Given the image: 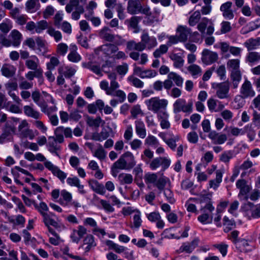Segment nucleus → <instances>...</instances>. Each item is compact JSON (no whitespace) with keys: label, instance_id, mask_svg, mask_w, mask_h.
<instances>
[{"label":"nucleus","instance_id":"1","mask_svg":"<svg viewBox=\"0 0 260 260\" xmlns=\"http://www.w3.org/2000/svg\"><path fill=\"white\" fill-rule=\"evenodd\" d=\"M108 78L110 80V86L106 80H103L100 82V88L105 91L107 95L116 96L119 98V102L122 103L126 99V94L121 90L118 89L119 84L116 81L117 74L114 72H106Z\"/></svg>","mask_w":260,"mask_h":260},{"label":"nucleus","instance_id":"2","mask_svg":"<svg viewBox=\"0 0 260 260\" xmlns=\"http://www.w3.org/2000/svg\"><path fill=\"white\" fill-rule=\"evenodd\" d=\"M10 39H7L4 36L1 35V40L2 45L6 47L13 46L15 47H18L22 40V35L17 30L13 29L9 35Z\"/></svg>","mask_w":260,"mask_h":260},{"label":"nucleus","instance_id":"3","mask_svg":"<svg viewBox=\"0 0 260 260\" xmlns=\"http://www.w3.org/2000/svg\"><path fill=\"white\" fill-rule=\"evenodd\" d=\"M100 38L106 41L115 42L117 45L121 44L123 40L119 35H115L112 33V30L108 26H104L99 32Z\"/></svg>","mask_w":260,"mask_h":260},{"label":"nucleus","instance_id":"4","mask_svg":"<svg viewBox=\"0 0 260 260\" xmlns=\"http://www.w3.org/2000/svg\"><path fill=\"white\" fill-rule=\"evenodd\" d=\"M230 85L229 81H226L219 83H214L212 87L216 90V96L220 99H227L229 96Z\"/></svg>","mask_w":260,"mask_h":260},{"label":"nucleus","instance_id":"5","mask_svg":"<svg viewBox=\"0 0 260 260\" xmlns=\"http://www.w3.org/2000/svg\"><path fill=\"white\" fill-rule=\"evenodd\" d=\"M192 106L191 101L186 103L184 99H178L173 104V111L176 114L181 111L189 114L192 111Z\"/></svg>","mask_w":260,"mask_h":260},{"label":"nucleus","instance_id":"6","mask_svg":"<svg viewBox=\"0 0 260 260\" xmlns=\"http://www.w3.org/2000/svg\"><path fill=\"white\" fill-rule=\"evenodd\" d=\"M167 181H170L169 179L165 176L158 179L156 174L147 173V183L153 184L160 191L164 189Z\"/></svg>","mask_w":260,"mask_h":260},{"label":"nucleus","instance_id":"7","mask_svg":"<svg viewBox=\"0 0 260 260\" xmlns=\"http://www.w3.org/2000/svg\"><path fill=\"white\" fill-rule=\"evenodd\" d=\"M18 135L22 138H29L32 140L35 137L34 131L28 127V123L26 120H23L18 127Z\"/></svg>","mask_w":260,"mask_h":260},{"label":"nucleus","instance_id":"8","mask_svg":"<svg viewBox=\"0 0 260 260\" xmlns=\"http://www.w3.org/2000/svg\"><path fill=\"white\" fill-rule=\"evenodd\" d=\"M59 202L61 205L63 206L72 205L76 208L80 207V204L77 201H72V194L66 190H61Z\"/></svg>","mask_w":260,"mask_h":260},{"label":"nucleus","instance_id":"9","mask_svg":"<svg viewBox=\"0 0 260 260\" xmlns=\"http://www.w3.org/2000/svg\"><path fill=\"white\" fill-rule=\"evenodd\" d=\"M240 96L243 99L251 98L255 95L251 82L247 79L242 84L240 90Z\"/></svg>","mask_w":260,"mask_h":260},{"label":"nucleus","instance_id":"10","mask_svg":"<svg viewBox=\"0 0 260 260\" xmlns=\"http://www.w3.org/2000/svg\"><path fill=\"white\" fill-rule=\"evenodd\" d=\"M63 142H59L57 136H50L48 138V142L47 143V147L49 151L52 153H54L57 156H59L58 151L61 149L59 144Z\"/></svg>","mask_w":260,"mask_h":260},{"label":"nucleus","instance_id":"11","mask_svg":"<svg viewBox=\"0 0 260 260\" xmlns=\"http://www.w3.org/2000/svg\"><path fill=\"white\" fill-rule=\"evenodd\" d=\"M167 103V101L166 100H159L157 98H151L149 100L148 109L158 113L160 109L166 107Z\"/></svg>","mask_w":260,"mask_h":260},{"label":"nucleus","instance_id":"12","mask_svg":"<svg viewBox=\"0 0 260 260\" xmlns=\"http://www.w3.org/2000/svg\"><path fill=\"white\" fill-rule=\"evenodd\" d=\"M201 59L204 63L210 64L217 61L218 59V54L216 52L205 49L202 53Z\"/></svg>","mask_w":260,"mask_h":260},{"label":"nucleus","instance_id":"13","mask_svg":"<svg viewBox=\"0 0 260 260\" xmlns=\"http://www.w3.org/2000/svg\"><path fill=\"white\" fill-rule=\"evenodd\" d=\"M45 167L51 171L53 174L57 177L61 182H64L67 174L60 170L57 167L53 165L50 161H46L44 163Z\"/></svg>","mask_w":260,"mask_h":260},{"label":"nucleus","instance_id":"14","mask_svg":"<svg viewBox=\"0 0 260 260\" xmlns=\"http://www.w3.org/2000/svg\"><path fill=\"white\" fill-rule=\"evenodd\" d=\"M127 10L131 14H137L142 11L143 13H145V10H142V6L139 0H129Z\"/></svg>","mask_w":260,"mask_h":260},{"label":"nucleus","instance_id":"15","mask_svg":"<svg viewBox=\"0 0 260 260\" xmlns=\"http://www.w3.org/2000/svg\"><path fill=\"white\" fill-rule=\"evenodd\" d=\"M73 132L70 127H64L63 126H59L57 127L55 131V136L58 138L59 142H64L63 135L66 138H72Z\"/></svg>","mask_w":260,"mask_h":260},{"label":"nucleus","instance_id":"16","mask_svg":"<svg viewBox=\"0 0 260 260\" xmlns=\"http://www.w3.org/2000/svg\"><path fill=\"white\" fill-rule=\"evenodd\" d=\"M87 233V229L83 225H79L77 229H73L70 238L73 242L78 243Z\"/></svg>","mask_w":260,"mask_h":260},{"label":"nucleus","instance_id":"17","mask_svg":"<svg viewBox=\"0 0 260 260\" xmlns=\"http://www.w3.org/2000/svg\"><path fill=\"white\" fill-rule=\"evenodd\" d=\"M208 137L213 141L214 144L221 145L227 140V136L225 134H219L215 131H211Z\"/></svg>","mask_w":260,"mask_h":260},{"label":"nucleus","instance_id":"18","mask_svg":"<svg viewBox=\"0 0 260 260\" xmlns=\"http://www.w3.org/2000/svg\"><path fill=\"white\" fill-rule=\"evenodd\" d=\"M25 66L30 70L32 71H43L40 66V61L36 55H31L25 62Z\"/></svg>","mask_w":260,"mask_h":260},{"label":"nucleus","instance_id":"19","mask_svg":"<svg viewBox=\"0 0 260 260\" xmlns=\"http://www.w3.org/2000/svg\"><path fill=\"white\" fill-rule=\"evenodd\" d=\"M15 132V127L7 123L3 134L0 136V143L3 144L6 141H10L11 134Z\"/></svg>","mask_w":260,"mask_h":260},{"label":"nucleus","instance_id":"20","mask_svg":"<svg viewBox=\"0 0 260 260\" xmlns=\"http://www.w3.org/2000/svg\"><path fill=\"white\" fill-rule=\"evenodd\" d=\"M157 116L162 129H168L170 127L171 124L168 120L169 115L166 111H159Z\"/></svg>","mask_w":260,"mask_h":260},{"label":"nucleus","instance_id":"21","mask_svg":"<svg viewBox=\"0 0 260 260\" xmlns=\"http://www.w3.org/2000/svg\"><path fill=\"white\" fill-rule=\"evenodd\" d=\"M232 6V2H227L220 6V10L223 13V16L226 19H232L234 17V14L231 10Z\"/></svg>","mask_w":260,"mask_h":260},{"label":"nucleus","instance_id":"22","mask_svg":"<svg viewBox=\"0 0 260 260\" xmlns=\"http://www.w3.org/2000/svg\"><path fill=\"white\" fill-rule=\"evenodd\" d=\"M43 217V222L46 226L52 225L55 228L59 227L58 222L55 220L56 215L54 213L49 212L48 214H44Z\"/></svg>","mask_w":260,"mask_h":260},{"label":"nucleus","instance_id":"23","mask_svg":"<svg viewBox=\"0 0 260 260\" xmlns=\"http://www.w3.org/2000/svg\"><path fill=\"white\" fill-rule=\"evenodd\" d=\"M158 212H153L147 215V219L151 222H156V227L162 229L165 226V223L161 219Z\"/></svg>","mask_w":260,"mask_h":260},{"label":"nucleus","instance_id":"24","mask_svg":"<svg viewBox=\"0 0 260 260\" xmlns=\"http://www.w3.org/2000/svg\"><path fill=\"white\" fill-rule=\"evenodd\" d=\"M77 47L75 44L70 46V53L68 55V59L73 62H78L81 59V56L77 53Z\"/></svg>","mask_w":260,"mask_h":260},{"label":"nucleus","instance_id":"25","mask_svg":"<svg viewBox=\"0 0 260 260\" xmlns=\"http://www.w3.org/2000/svg\"><path fill=\"white\" fill-rule=\"evenodd\" d=\"M191 29L186 26H179L177 29L178 36L180 42H184L187 41L189 34H190Z\"/></svg>","mask_w":260,"mask_h":260},{"label":"nucleus","instance_id":"26","mask_svg":"<svg viewBox=\"0 0 260 260\" xmlns=\"http://www.w3.org/2000/svg\"><path fill=\"white\" fill-rule=\"evenodd\" d=\"M96 246V243L94 240V237L91 235H88L83 240V243L82 245V248L85 252L89 251L92 247Z\"/></svg>","mask_w":260,"mask_h":260},{"label":"nucleus","instance_id":"27","mask_svg":"<svg viewBox=\"0 0 260 260\" xmlns=\"http://www.w3.org/2000/svg\"><path fill=\"white\" fill-rule=\"evenodd\" d=\"M230 79L233 88H237L242 79V74L240 71H232L230 75Z\"/></svg>","mask_w":260,"mask_h":260},{"label":"nucleus","instance_id":"28","mask_svg":"<svg viewBox=\"0 0 260 260\" xmlns=\"http://www.w3.org/2000/svg\"><path fill=\"white\" fill-rule=\"evenodd\" d=\"M109 136V132L105 128H103L100 133H93L91 139L94 141L102 142L107 139Z\"/></svg>","mask_w":260,"mask_h":260},{"label":"nucleus","instance_id":"29","mask_svg":"<svg viewBox=\"0 0 260 260\" xmlns=\"http://www.w3.org/2000/svg\"><path fill=\"white\" fill-rule=\"evenodd\" d=\"M126 161L121 156L115 161L113 166L114 167L120 170H130L134 167V164L133 162L128 163V165L126 166Z\"/></svg>","mask_w":260,"mask_h":260},{"label":"nucleus","instance_id":"30","mask_svg":"<svg viewBox=\"0 0 260 260\" xmlns=\"http://www.w3.org/2000/svg\"><path fill=\"white\" fill-rule=\"evenodd\" d=\"M24 114L30 117L38 119L41 118V114L39 112L35 110L31 106H25L23 108Z\"/></svg>","mask_w":260,"mask_h":260},{"label":"nucleus","instance_id":"31","mask_svg":"<svg viewBox=\"0 0 260 260\" xmlns=\"http://www.w3.org/2000/svg\"><path fill=\"white\" fill-rule=\"evenodd\" d=\"M100 49L104 54L109 55L117 52L118 48L116 45L110 43L101 46Z\"/></svg>","mask_w":260,"mask_h":260},{"label":"nucleus","instance_id":"32","mask_svg":"<svg viewBox=\"0 0 260 260\" xmlns=\"http://www.w3.org/2000/svg\"><path fill=\"white\" fill-rule=\"evenodd\" d=\"M246 61L251 66L257 63L260 61V53L249 52L246 57Z\"/></svg>","mask_w":260,"mask_h":260},{"label":"nucleus","instance_id":"33","mask_svg":"<svg viewBox=\"0 0 260 260\" xmlns=\"http://www.w3.org/2000/svg\"><path fill=\"white\" fill-rule=\"evenodd\" d=\"M236 248L240 251L245 253L250 252L252 250L248 241L245 239H241L236 245Z\"/></svg>","mask_w":260,"mask_h":260},{"label":"nucleus","instance_id":"34","mask_svg":"<svg viewBox=\"0 0 260 260\" xmlns=\"http://www.w3.org/2000/svg\"><path fill=\"white\" fill-rule=\"evenodd\" d=\"M260 45V38L257 39H249L244 43V46L247 48L248 51L254 50Z\"/></svg>","mask_w":260,"mask_h":260},{"label":"nucleus","instance_id":"35","mask_svg":"<svg viewBox=\"0 0 260 260\" xmlns=\"http://www.w3.org/2000/svg\"><path fill=\"white\" fill-rule=\"evenodd\" d=\"M76 70L69 66L65 67H60L58 69V73L59 74H62L67 78H70L74 75Z\"/></svg>","mask_w":260,"mask_h":260},{"label":"nucleus","instance_id":"36","mask_svg":"<svg viewBox=\"0 0 260 260\" xmlns=\"http://www.w3.org/2000/svg\"><path fill=\"white\" fill-rule=\"evenodd\" d=\"M16 69L13 66L9 64H4L2 69V75L7 78H10L14 76Z\"/></svg>","mask_w":260,"mask_h":260},{"label":"nucleus","instance_id":"37","mask_svg":"<svg viewBox=\"0 0 260 260\" xmlns=\"http://www.w3.org/2000/svg\"><path fill=\"white\" fill-rule=\"evenodd\" d=\"M43 71H29L25 75V78L29 81H32L35 78L43 80Z\"/></svg>","mask_w":260,"mask_h":260},{"label":"nucleus","instance_id":"38","mask_svg":"<svg viewBox=\"0 0 260 260\" xmlns=\"http://www.w3.org/2000/svg\"><path fill=\"white\" fill-rule=\"evenodd\" d=\"M86 122L87 124L90 127H99L101 123L103 124H105V121L100 116L95 118L88 116Z\"/></svg>","mask_w":260,"mask_h":260},{"label":"nucleus","instance_id":"39","mask_svg":"<svg viewBox=\"0 0 260 260\" xmlns=\"http://www.w3.org/2000/svg\"><path fill=\"white\" fill-rule=\"evenodd\" d=\"M36 42L38 47V50L42 55L45 54L48 51L47 43L45 40L40 37H37Z\"/></svg>","mask_w":260,"mask_h":260},{"label":"nucleus","instance_id":"40","mask_svg":"<svg viewBox=\"0 0 260 260\" xmlns=\"http://www.w3.org/2000/svg\"><path fill=\"white\" fill-rule=\"evenodd\" d=\"M136 129L137 135L142 138H144L146 136L145 126L144 123L140 121H136Z\"/></svg>","mask_w":260,"mask_h":260},{"label":"nucleus","instance_id":"41","mask_svg":"<svg viewBox=\"0 0 260 260\" xmlns=\"http://www.w3.org/2000/svg\"><path fill=\"white\" fill-rule=\"evenodd\" d=\"M170 57L174 61V66L175 68H181L183 66L184 59L178 54H173L170 55Z\"/></svg>","mask_w":260,"mask_h":260},{"label":"nucleus","instance_id":"42","mask_svg":"<svg viewBox=\"0 0 260 260\" xmlns=\"http://www.w3.org/2000/svg\"><path fill=\"white\" fill-rule=\"evenodd\" d=\"M47 32L54 38L56 42H59L62 39V34L60 31L55 30L52 26H49Z\"/></svg>","mask_w":260,"mask_h":260},{"label":"nucleus","instance_id":"43","mask_svg":"<svg viewBox=\"0 0 260 260\" xmlns=\"http://www.w3.org/2000/svg\"><path fill=\"white\" fill-rule=\"evenodd\" d=\"M223 224L224 226H225L223 229V231L225 233L229 232L236 226V223L234 220L229 219L226 216H224L223 218Z\"/></svg>","mask_w":260,"mask_h":260},{"label":"nucleus","instance_id":"44","mask_svg":"<svg viewBox=\"0 0 260 260\" xmlns=\"http://www.w3.org/2000/svg\"><path fill=\"white\" fill-rule=\"evenodd\" d=\"M168 78L170 79H172L177 86L179 87L182 86L183 79L177 74L174 72H171L168 74Z\"/></svg>","mask_w":260,"mask_h":260},{"label":"nucleus","instance_id":"45","mask_svg":"<svg viewBox=\"0 0 260 260\" xmlns=\"http://www.w3.org/2000/svg\"><path fill=\"white\" fill-rule=\"evenodd\" d=\"M118 178L121 184H131L133 180L132 175L129 174L121 173Z\"/></svg>","mask_w":260,"mask_h":260},{"label":"nucleus","instance_id":"46","mask_svg":"<svg viewBox=\"0 0 260 260\" xmlns=\"http://www.w3.org/2000/svg\"><path fill=\"white\" fill-rule=\"evenodd\" d=\"M78 7H83L79 5V0H70L69 3L66 6V11L67 13H70L74 8L76 9Z\"/></svg>","mask_w":260,"mask_h":260},{"label":"nucleus","instance_id":"47","mask_svg":"<svg viewBox=\"0 0 260 260\" xmlns=\"http://www.w3.org/2000/svg\"><path fill=\"white\" fill-rule=\"evenodd\" d=\"M78 7H83L79 5V0H70L69 3L66 6V11L67 13H70L74 8L76 9Z\"/></svg>","mask_w":260,"mask_h":260},{"label":"nucleus","instance_id":"48","mask_svg":"<svg viewBox=\"0 0 260 260\" xmlns=\"http://www.w3.org/2000/svg\"><path fill=\"white\" fill-rule=\"evenodd\" d=\"M201 14L199 11H195L189 17V24L190 26H194L199 21Z\"/></svg>","mask_w":260,"mask_h":260},{"label":"nucleus","instance_id":"49","mask_svg":"<svg viewBox=\"0 0 260 260\" xmlns=\"http://www.w3.org/2000/svg\"><path fill=\"white\" fill-rule=\"evenodd\" d=\"M41 111L44 113L49 116L52 113L57 110V108L55 106H53L48 107L46 103L45 102L42 105H40Z\"/></svg>","mask_w":260,"mask_h":260},{"label":"nucleus","instance_id":"50","mask_svg":"<svg viewBox=\"0 0 260 260\" xmlns=\"http://www.w3.org/2000/svg\"><path fill=\"white\" fill-rule=\"evenodd\" d=\"M107 152L104 149L101 145L94 151L93 155L99 159L100 160L105 159L106 157Z\"/></svg>","mask_w":260,"mask_h":260},{"label":"nucleus","instance_id":"51","mask_svg":"<svg viewBox=\"0 0 260 260\" xmlns=\"http://www.w3.org/2000/svg\"><path fill=\"white\" fill-rule=\"evenodd\" d=\"M49 27L48 23L46 20H41L36 24V32L41 34L42 31Z\"/></svg>","mask_w":260,"mask_h":260},{"label":"nucleus","instance_id":"52","mask_svg":"<svg viewBox=\"0 0 260 260\" xmlns=\"http://www.w3.org/2000/svg\"><path fill=\"white\" fill-rule=\"evenodd\" d=\"M134 213L133 226H132V228L134 226L135 228H139L141 226L142 223L140 213L138 211H136V212H134Z\"/></svg>","mask_w":260,"mask_h":260},{"label":"nucleus","instance_id":"53","mask_svg":"<svg viewBox=\"0 0 260 260\" xmlns=\"http://www.w3.org/2000/svg\"><path fill=\"white\" fill-rule=\"evenodd\" d=\"M239 232L237 230L232 231L228 235V239L231 240L233 243L236 245L242 238H239Z\"/></svg>","mask_w":260,"mask_h":260},{"label":"nucleus","instance_id":"54","mask_svg":"<svg viewBox=\"0 0 260 260\" xmlns=\"http://www.w3.org/2000/svg\"><path fill=\"white\" fill-rule=\"evenodd\" d=\"M198 220L203 224L210 223L212 221V216H210L207 213H203L198 217Z\"/></svg>","mask_w":260,"mask_h":260},{"label":"nucleus","instance_id":"55","mask_svg":"<svg viewBox=\"0 0 260 260\" xmlns=\"http://www.w3.org/2000/svg\"><path fill=\"white\" fill-rule=\"evenodd\" d=\"M34 85L33 82L29 80H26L22 79L20 82L19 86V88L23 90H27L32 88Z\"/></svg>","mask_w":260,"mask_h":260},{"label":"nucleus","instance_id":"56","mask_svg":"<svg viewBox=\"0 0 260 260\" xmlns=\"http://www.w3.org/2000/svg\"><path fill=\"white\" fill-rule=\"evenodd\" d=\"M252 123L258 128H260V113H258L256 110L253 111Z\"/></svg>","mask_w":260,"mask_h":260},{"label":"nucleus","instance_id":"57","mask_svg":"<svg viewBox=\"0 0 260 260\" xmlns=\"http://www.w3.org/2000/svg\"><path fill=\"white\" fill-rule=\"evenodd\" d=\"M168 50V47L166 45H161L159 48L156 49L153 52V55L155 58H158L162 54L166 53Z\"/></svg>","mask_w":260,"mask_h":260},{"label":"nucleus","instance_id":"58","mask_svg":"<svg viewBox=\"0 0 260 260\" xmlns=\"http://www.w3.org/2000/svg\"><path fill=\"white\" fill-rule=\"evenodd\" d=\"M31 97L34 102L40 107V105H42L45 101H40L41 98V93L39 90H35L32 92Z\"/></svg>","mask_w":260,"mask_h":260},{"label":"nucleus","instance_id":"59","mask_svg":"<svg viewBox=\"0 0 260 260\" xmlns=\"http://www.w3.org/2000/svg\"><path fill=\"white\" fill-rule=\"evenodd\" d=\"M121 157L124 159V160L126 161V165L127 166L128 163L133 162L134 164V166L136 165V162L134 160V156L133 154L127 151L121 155Z\"/></svg>","mask_w":260,"mask_h":260},{"label":"nucleus","instance_id":"60","mask_svg":"<svg viewBox=\"0 0 260 260\" xmlns=\"http://www.w3.org/2000/svg\"><path fill=\"white\" fill-rule=\"evenodd\" d=\"M85 67L86 68L89 69L91 71H92L93 73H94L96 75H99L100 76H103V74L102 73V71H101L100 66H99L98 65L94 64L90 62V63H88Z\"/></svg>","mask_w":260,"mask_h":260},{"label":"nucleus","instance_id":"61","mask_svg":"<svg viewBox=\"0 0 260 260\" xmlns=\"http://www.w3.org/2000/svg\"><path fill=\"white\" fill-rule=\"evenodd\" d=\"M213 246L219 251L222 256L224 257L226 255L228 248V245L227 244L222 243L220 244H215Z\"/></svg>","mask_w":260,"mask_h":260},{"label":"nucleus","instance_id":"62","mask_svg":"<svg viewBox=\"0 0 260 260\" xmlns=\"http://www.w3.org/2000/svg\"><path fill=\"white\" fill-rule=\"evenodd\" d=\"M68 50V45L63 43H59L57 46V52L60 55L64 56Z\"/></svg>","mask_w":260,"mask_h":260},{"label":"nucleus","instance_id":"63","mask_svg":"<svg viewBox=\"0 0 260 260\" xmlns=\"http://www.w3.org/2000/svg\"><path fill=\"white\" fill-rule=\"evenodd\" d=\"M59 63V61L58 58L53 56L51 57L50 61L47 63V68L48 70H53Z\"/></svg>","mask_w":260,"mask_h":260},{"label":"nucleus","instance_id":"64","mask_svg":"<svg viewBox=\"0 0 260 260\" xmlns=\"http://www.w3.org/2000/svg\"><path fill=\"white\" fill-rule=\"evenodd\" d=\"M59 28H60L64 32L68 35H70L72 31L71 24L66 21L61 23Z\"/></svg>","mask_w":260,"mask_h":260}]
</instances>
